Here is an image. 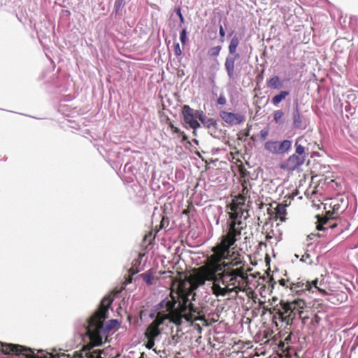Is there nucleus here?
Returning <instances> with one entry per match:
<instances>
[{
	"label": "nucleus",
	"mask_w": 358,
	"mask_h": 358,
	"mask_svg": "<svg viewBox=\"0 0 358 358\" xmlns=\"http://www.w3.org/2000/svg\"><path fill=\"white\" fill-rule=\"evenodd\" d=\"M309 258H310V255H309V254H308V253H306L305 255H303L302 256V257L301 258L300 261H301V262H306V260H307L308 259H309Z\"/></svg>",
	"instance_id": "nucleus-38"
},
{
	"label": "nucleus",
	"mask_w": 358,
	"mask_h": 358,
	"mask_svg": "<svg viewBox=\"0 0 358 358\" xmlns=\"http://www.w3.org/2000/svg\"><path fill=\"white\" fill-rule=\"evenodd\" d=\"M269 282L271 284V288L273 289L274 285L275 284V282L274 281L273 278L270 279Z\"/></svg>",
	"instance_id": "nucleus-40"
},
{
	"label": "nucleus",
	"mask_w": 358,
	"mask_h": 358,
	"mask_svg": "<svg viewBox=\"0 0 358 358\" xmlns=\"http://www.w3.org/2000/svg\"><path fill=\"white\" fill-rule=\"evenodd\" d=\"M103 315H91L83 324L85 334L94 346H101L108 341L110 332L114 333L120 328L121 323L117 319L106 320Z\"/></svg>",
	"instance_id": "nucleus-3"
},
{
	"label": "nucleus",
	"mask_w": 358,
	"mask_h": 358,
	"mask_svg": "<svg viewBox=\"0 0 358 358\" xmlns=\"http://www.w3.org/2000/svg\"><path fill=\"white\" fill-rule=\"evenodd\" d=\"M294 308H303L305 306V301L302 299L295 300L293 302Z\"/></svg>",
	"instance_id": "nucleus-31"
},
{
	"label": "nucleus",
	"mask_w": 358,
	"mask_h": 358,
	"mask_svg": "<svg viewBox=\"0 0 358 358\" xmlns=\"http://www.w3.org/2000/svg\"><path fill=\"white\" fill-rule=\"evenodd\" d=\"M187 29L185 28L183 29L180 33V40L182 45H185L187 42Z\"/></svg>",
	"instance_id": "nucleus-29"
},
{
	"label": "nucleus",
	"mask_w": 358,
	"mask_h": 358,
	"mask_svg": "<svg viewBox=\"0 0 358 358\" xmlns=\"http://www.w3.org/2000/svg\"><path fill=\"white\" fill-rule=\"evenodd\" d=\"M122 309V306L120 304H118V307L117 308L115 312L117 314L120 313V310Z\"/></svg>",
	"instance_id": "nucleus-41"
},
{
	"label": "nucleus",
	"mask_w": 358,
	"mask_h": 358,
	"mask_svg": "<svg viewBox=\"0 0 358 358\" xmlns=\"http://www.w3.org/2000/svg\"><path fill=\"white\" fill-rule=\"evenodd\" d=\"M339 209H340V205L338 203H334L333 205L334 213L338 214Z\"/></svg>",
	"instance_id": "nucleus-37"
},
{
	"label": "nucleus",
	"mask_w": 358,
	"mask_h": 358,
	"mask_svg": "<svg viewBox=\"0 0 358 358\" xmlns=\"http://www.w3.org/2000/svg\"><path fill=\"white\" fill-rule=\"evenodd\" d=\"M283 115H284V113L281 110H278L275 111L274 114H273V119H274L275 122L278 124L282 123V118Z\"/></svg>",
	"instance_id": "nucleus-26"
},
{
	"label": "nucleus",
	"mask_w": 358,
	"mask_h": 358,
	"mask_svg": "<svg viewBox=\"0 0 358 358\" xmlns=\"http://www.w3.org/2000/svg\"><path fill=\"white\" fill-rule=\"evenodd\" d=\"M306 145H307V141L303 137L297 138L294 143V153L307 159L308 152H307L308 148H306Z\"/></svg>",
	"instance_id": "nucleus-14"
},
{
	"label": "nucleus",
	"mask_w": 358,
	"mask_h": 358,
	"mask_svg": "<svg viewBox=\"0 0 358 358\" xmlns=\"http://www.w3.org/2000/svg\"><path fill=\"white\" fill-rule=\"evenodd\" d=\"M264 315H257V314H255V315H252V317H245V315H243L242 321L244 323H247V324H251L253 322L255 318H257L259 316H260V317H261L260 320H263L262 317L264 316Z\"/></svg>",
	"instance_id": "nucleus-24"
},
{
	"label": "nucleus",
	"mask_w": 358,
	"mask_h": 358,
	"mask_svg": "<svg viewBox=\"0 0 358 358\" xmlns=\"http://www.w3.org/2000/svg\"><path fill=\"white\" fill-rule=\"evenodd\" d=\"M261 134H262V137H265L267 135V132L266 131L263 132V131H262Z\"/></svg>",
	"instance_id": "nucleus-44"
},
{
	"label": "nucleus",
	"mask_w": 358,
	"mask_h": 358,
	"mask_svg": "<svg viewBox=\"0 0 358 358\" xmlns=\"http://www.w3.org/2000/svg\"><path fill=\"white\" fill-rule=\"evenodd\" d=\"M99 358H102V357H101V355H100V354L99 355Z\"/></svg>",
	"instance_id": "nucleus-53"
},
{
	"label": "nucleus",
	"mask_w": 358,
	"mask_h": 358,
	"mask_svg": "<svg viewBox=\"0 0 358 358\" xmlns=\"http://www.w3.org/2000/svg\"><path fill=\"white\" fill-rule=\"evenodd\" d=\"M174 52L176 56H180L182 54V51L178 43L174 44Z\"/></svg>",
	"instance_id": "nucleus-33"
},
{
	"label": "nucleus",
	"mask_w": 358,
	"mask_h": 358,
	"mask_svg": "<svg viewBox=\"0 0 358 358\" xmlns=\"http://www.w3.org/2000/svg\"><path fill=\"white\" fill-rule=\"evenodd\" d=\"M323 284L320 282L317 279L313 280L312 282L301 280L295 283H292L289 287L292 292L300 295L301 292L308 291L314 293L315 291H318L322 295L324 296L327 294V292L322 287Z\"/></svg>",
	"instance_id": "nucleus-7"
},
{
	"label": "nucleus",
	"mask_w": 358,
	"mask_h": 358,
	"mask_svg": "<svg viewBox=\"0 0 358 358\" xmlns=\"http://www.w3.org/2000/svg\"><path fill=\"white\" fill-rule=\"evenodd\" d=\"M195 315H149L152 322L148 324L144 333L146 338H150L157 341L162 333L169 327V324H173L177 328L184 324L189 325L193 327L198 334H201L202 326L208 327L217 321L220 315H215L217 319H213L210 321L206 317V315H197L199 316L192 320ZM182 329H178L177 331H181Z\"/></svg>",
	"instance_id": "nucleus-2"
},
{
	"label": "nucleus",
	"mask_w": 358,
	"mask_h": 358,
	"mask_svg": "<svg viewBox=\"0 0 358 358\" xmlns=\"http://www.w3.org/2000/svg\"><path fill=\"white\" fill-rule=\"evenodd\" d=\"M241 37L238 36L237 34L234 35L233 38H231L228 49H229V54L230 55H237L236 50L237 48L240 43Z\"/></svg>",
	"instance_id": "nucleus-15"
},
{
	"label": "nucleus",
	"mask_w": 358,
	"mask_h": 358,
	"mask_svg": "<svg viewBox=\"0 0 358 358\" xmlns=\"http://www.w3.org/2000/svg\"><path fill=\"white\" fill-rule=\"evenodd\" d=\"M221 49L222 47L220 45L211 48L208 51V54L212 57H217L220 52Z\"/></svg>",
	"instance_id": "nucleus-27"
},
{
	"label": "nucleus",
	"mask_w": 358,
	"mask_h": 358,
	"mask_svg": "<svg viewBox=\"0 0 358 358\" xmlns=\"http://www.w3.org/2000/svg\"><path fill=\"white\" fill-rule=\"evenodd\" d=\"M210 256L212 262L215 264V273L209 276L204 274H199L193 278L189 282L190 290L182 291L180 294L182 301H178L173 296H169L164 299L159 303L154 306L155 313H201L193 309L192 303L189 300L190 293L197 288L205 285L206 281L209 285L213 293L217 296H225L232 292L238 294L243 290L245 280L248 276L241 268H233V266H238L242 263L239 254L236 255L230 250V255L228 259H223L217 261L214 257L215 252Z\"/></svg>",
	"instance_id": "nucleus-1"
},
{
	"label": "nucleus",
	"mask_w": 358,
	"mask_h": 358,
	"mask_svg": "<svg viewBox=\"0 0 358 358\" xmlns=\"http://www.w3.org/2000/svg\"><path fill=\"white\" fill-rule=\"evenodd\" d=\"M124 5V0H115L114 7L115 12H119Z\"/></svg>",
	"instance_id": "nucleus-28"
},
{
	"label": "nucleus",
	"mask_w": 358,
	"mask_h": 358,
	"mask_svg": "<svg viewBox=\"0 0 358 358\" xmlns=\"http://www.w3.org/2000/svg\"><path fill=\"white\" fill-rule=\"evenodd\" d=\"M330 228H334L336 227V224H331L329 226Z\"/></svg>",
	"instance_id": "nucleus-46"
},
{
	"label": "nucleus",
	"mask_w": 358,
	"mask_h": 358,
	"mask_svg": "<svg viewBox=\"0 0 358 358\" xmlns=\"http://www.w3.org/2000/svg\"><path fill=\"white\" fill-rule=\"evenodd\" d=\"M240 58V55L237 54L235 55H228L226 57L225 62H224V68L227 73V76L229 78V80L230 81L234 80V79L236 77V73L235 71V62L236 60Z\"/></svg>",
	"instance_id": "nucleus-10"
},
{
	"label": "nucleus",
	"mask_w": 358,
	"mask_h": 358,
	"mask_svg": "<svg viewBox=\"0 0 358 358\" xmlns=\"http://www.w3.org/2000/svg\"><path fill=\"white\" fill-rule=\"evenodd\" d=\"M140 358H143V357H140Z\"/></svg>",
	"instance_id": "nucleus-54"
},
{
	"label": "nucleus",
	"mask_w": 358,
	"mask_h": 358,
	"mask_svg": "<svg viewBox=\"0 0 358 358\" xmlns=\"http://www.w3.org/2000/svg\"><path fill=\"white\" fill-rule=\"evenodd\" d=\"M175 132H179V129L178 128L175 129Z\"/></svg>",
	"instance_id": "nucleus-48"
},
{
	"label": "nucleus",
	"mask_w": 358,
	"mask_h": 358,
	"mask_svg": "<svg viewBox=\"0 0 358 358\" xmlns=\"http://www.w3.org/2000/svg\"><path fill=\"white\" fill-rule=\"evenodd\" d=\"M269 316V320H271V326L275 327L277 329H278V320L281 322L282 324L285 323V327L292 324L293 317L291 316L295 315H287V316H285V315H268ZM266 322H262V326L264 328L263 330V337L259 341L261 342V345L267 346L269 345V348H271L273 351H277L279 349H282L284 348V343L282 341H279L278 338L276 335L271 337V338H269V337L272 335L273 331L272 330H270V324H268L266 327Z\"/></svg>",
	"instance_id": "nucleus-5"
},
{
	"label": "nucleus",
	"mask_w": 358,
	"mask_h": 358,
	"mask_svg": "<svg viewBox=\"0 0 358 358\" xmlns=\"http://www.w3.org/2000/svg\"><path fill=\"white\" fill-rule=\"evenodd\" d=\"M140 277L148 285H152L154 275L152 270L150 269L146 272L141 273Z\"/></svg>",
	"instance_id": "nucleus-22"
},
{
	"label": "nucleus",
	"mask_w": 358,
	"mask_h": 358,
	"mask_svg": "<svg viewBox=\"0 0 358 358\" xmlns=\"http://www.w3.org/2000/svg\"><path fill=\"white\" fill-rule=\"evenodd\" d=\"M227 102L226 98L223 94H220L217 100L218 105H224Z\"/></svg>",
	"instance_id": "nucleus-34"
},
{
	"label": "nucleus",
	"mask_w": 358,
	"mask_h": 358,
	"mask_svg": "<svg viewBox=\"0 0 358 358\" xmlns=\"http://www.w3.org/2000/svg\"><path fill=\"white\" fill-rule=\"evenodd\" d=\"M139 313H140V314H142V313H143V310H141V311L139 312Z\"/></svg>",
	"instance_id": "nucleus-51"
},
{
	"label": "nucleus",
	"mask_w": 358,
	"mask_h": 358,
	"mask_svg": "<svg viewBox=\"0 0 358 358\" xmlns=\"http://www.w3.org/2000/svg\"><path fill=\"white\" fill-rule=\"evenodd\" d=\"M202 124L207 127L210 128L217 125V121L213 118L207 117L206 116L201 121Z\"/></svg>",
	"instance_id": "nucleus-23"
},
{
	"label": "nucleus",
	"mask_w": 358,
	"mask_h": 358,
	"mask_svg": "<svg viewBox=\"0 0 358 358\" xmlns=\"http://www.w3.org/2000/svg\"><path fill=\"white\" fill-rule=\"evenodd\" d=\"M142 316L143 315H127V320L131 325L137 327L142 323Z\"/></svg>",
	"instance_id": "nucleus-17"
},
{
	"label": "nucleus",
	"mask_w": 358,
	"mask_h": 358,
	"mask_svg": "<svg viewBox=\"0 0 358 358\" xmlns=\"http://www.w3.org/2000/svg\"><path fill=\"white\" fill-rule=\"evenodd\" d=\"M113 297L112 295L108 294L106 296H104L99 305L98 309L94 310L92 313H108L109 310H111L113 313L115 312L113 309Z\"/></svg>",
	"instance_id": "nucleus-12"
},
{
	"label": "nucleus",
	"mask_w": 358,
	"mask_h": 358,
	"mask_svg": "<svg viewBox=\"0 0 358 358\" xmlns=\"http://www.w3.org/2000/svg\"><path fill=\"white\" fill-rule=\"evenodd\" d=\"M317 229L320 231V230H323L324 229V227L322 225H318L317 227Z\"/></svg>",
	"instance_id": "nucleus-43"
},
{
	"label": "nucleus",
	"mask_w": 358,
	"mask_h": 358,
	"mask_svg": "<svg viewBox=\"0 0 358 358\" xmlns=\"http://www.w3.org/2000/svg\"><path fill=\"white\" fill-rule=\"evenodd\" d=\"M176 13L179 17L180 22L183 23L185 22V18L181 13L180 8H178L177 9H176Z\"/></svg>",
	"instance_id": "nucleus-35"
},
{
	"label": "nucleus",
	"mask_w": 358,
	"mask_h": 358,
	"mask_svg": "<svg viewBox=\"0 0 358 358\" xmlns=\"http://www.w3.org/2000/svg\"><path fill=\"white\" fill-rule=\"evenodd\" d=\"M296 258H299V255H294Z\"/></svg>",
	"instance_id": "nucleus-50"
},
{
	"label": "nucleus",
	"mask_w": 358,
	"mask_h": 358,
	"mask_svg": "<svg viewBox=\"0 0 358 358\" xmlns=\"http://www.w3.org/2000/svg\"><path fill=\"white\" fill-rule=\"evenodd\" d=\"M0 350L6 355H16L18 358H66L65 354L57 356L43 350H39L35 352L32 349L18 344L2 342H0Z\"/></svg>",
	"instance_id": "nucleus-6"
},
{
	"label": "nucleus",
	"mask_w": 358,
	"mask_h": 358,
	"mask_svg": "<svg viewBox=\"0 0 358 358\" xmlns=\"http://www.w3.org/2000/svg\"><path fill=\"white\" fill-rule=\"evenodd\" d=\"M193 141H194V143H196V144H198V141H197L196 139H194V140H193Z\"/></svg>",
	"instance_id": "nucleus-47"
},
{
	"label": "nucleus",
	"mask_w": 358,
	"mask_h": 358,
	"mask_svg": "<svg viewBox=\"0 0 358 358\" xmlns=\"http://www.w3.org/2000/svg\"><path fill=\"white\" fill-rule=\"evenodd\" d=\"M194 115L196 120L199 119L200 121L206 116L204 112L201 110H194Z\"/></svg>",
	"instance_id": "nucleus-30"
},
{
	"label": "nucleus",
	"mask_w": 358,
	"mask_h": 358,
	"mask_svg": "<svg viewBox=\"0 0 358 358\" xmlns=\"http://www.w3.org/2000/svg\"><path fill=\"white\" fill-rule=\"evenodd\" d=\"M292 147V141L290 140H284L278 142V155H282L287 152Z\"/></svg>",
	"instance_id": "nucleus-18"
},
{
	"label": "nucleus",
	"mask_w": 358,
	"mask_h": 358,
	"mask_svg": "<svg viewBox=\"0 0 358 358\" xmlns=\"http://www.w3.org/2000/svg\"><path fill=\"white\" fill-rule=\"evenodd\" d=\"M286 283L287 280L285 279H281L279 280V284L282 287H287Z\"/></svg>",
	"instance_id": "nucleus-39"
},
{
	"label": "nucleus",
	"mask_w": 358,
	"mask_h": 358,
	"mask_svg": "<svg viewBox=\"0 0 358 358\" xmlns=\"http://www.w3.org/2000/svg\"><path fill=\"white\" fill-rule=\"evenodd\" d=\"M277 313L282 314V313H282V312H280V311H278Z\"/></svg>",
	"instance_id": "nucleus-52"
},
{
	"label": "nucleus",
	"mask_w": 358,
	"mask_h": 358,
	"mask_svg": "<svg viewBox=\"0 0 358 358\" xmlns=\"http://www.w3.org/2000/svg\"><path fill=\"white\" fill-rule=\"evenodd\" d=\"M289 94L288 91H280L279 94L275 95L271 100L273 105H278Z\"/></svg>",
	"instance_id": "nucleus-20"
},
{
	"label": "nucleus",
	"mask_w": 358,
	"mask_h": 358,
	"mask_svg": "<svg viewBox=\"0 0 358 358\" xmlns=\"http://www.w3.org/2000/svg\"><path fill=\"white\" fill-rule=\"evenodd\" d=\"M244 214L241 209L236 210L230 215L231 222L227 234L222 236L220 243L214 247L213 257L217 261L228 259L230 255V248L241 238V231L245 227L241 219Z\"/></svg>",
	"instance_id": "nucleus-4"
},
{
	"label": "nucleus",
	"mask_w": 358,
	"mask_h": 358,
	"mask_svg": "<svg viewBox=\"0 0 358 358\" xmlns=\"http://www.w3.org/2000/svg\"><path fill=\"white\" fill-rule=\"evenodd\" d=\"M276 214L280 216H285L287 214L286 205L278 204L275 208Z\"/></svg>",
	"instance_id": "nucleus-25"
},
{
	"label": "nucleus",
	"mask_w": 358,
	"mask_h": 358,
	"mask_svg": "<svg viewBox=\"0 0 358 358\" xmlns=\"http://www.w3.org/2000/svg\"><path fill=\"white\" fill-rule=\"evenodd\" d=\"M219 34L220 36V38H221V41H224V37L225 36V31L224 30V28L222 27V25H220V27H219Z\"/></svg>",
	"instance_id": "nucleus-36"
},
{
	"label": "nucleus",
	"mask_w": 358,
	"mask_h": 358,
	"mask_svg": "<svg viewBox=\"0 0 358 358\" xmlns=\"http://www.w3.org/2000/svg\"><path fill=\"white\" fill-rule=\"evenodd\" d=\"M220 116L227 124L231 126L240 124L245 120V116L241 113L220 111Z\"/></svg>",
	"instance_id": "nucleus-9"
},
{
	"label": "nucleus",
	"mask_w": 358,
	"mask_h": 358,
	"mask_svg": "<svg viewBox=\"0 0 358 358\" xmlns=\"http://www.w3.org/2000/svg\"><path fill=\"white\" fill-rule=\"evenodd\" d=\"M298 313H299V314L303 313V311L299 310V311L298 312Z\"/></svg>",
	"instance_id": "nucleus-49"
},
{
	"label": "nucleus",
	"mask_w": 358,
	"mask_h": 358,
	"mask_svg": "<svg viewBox=\"0 0 358 358\" xmlns=\"http://www.w3.org/2000/svg\"><path fill=\"white\" fill-rule=\"evenodd\" d=\"M265 149L268 152L278 155V141H267L264 145Z\"/></svg>",
	"instance_id": "nucleus-19"
},
{
	"label": "nucleus",
	"mask_w": 358,
	"mask_h": 358,
	"mask_svg": "<svg viewBox=\"0 0 358 358\" xmlns=\"http://www.w3.org/2000/svg\"><path fill=\"white\" fill-rule=\"evenodd\" d=\"M148 341L147 343H145L144 344L145 347L148 349V350H150V349H152L153 347L155 346V340H152V339H150V338H147Z\"/></svg>",
	"instance_id": "nucleus-32"
},
{
	"label": "nucleus",
	"mask_w": 358,
	"mask_h": 358,
	"mask_svg": "<svg viewBox=\"0 0 358 358\" xmlns=\"http://www.w3.org/2000/svg\"><path fill=\"white\" fill-rule=\"evenodd\" d=\"M306 158L294 153L285 161V166L289 171H294L301 166Z\"/></svg>",
	"instance_id": "nucleus-13"
},
{
	"label": "nucleus",
	"mask_w": 358,
	"mask_h": 358,
	"mask_svg": "<svg viewBox=\"0 0 358 358\" xmlns=\"http://www.w3.org/2000/svg\"><path fill=\"white\" fill-rule=\"evenodd\" d=\"M194 136H196V129H193Z\"/></svg>",
	"instance_id": "nucleus-45"
},
{
	"label": "nucleus",
	"mask_w": 358,
	"mask_h": 358,
	"mask_svg": "<svg viewBox=\"0 0 358 358\" xmlns=\"http://www.w3.org/2000/svg\"><path fill=\"white\" fill-rule=\"evenodd\" d=\"M201 336H197V338H196L195 342H196V343H197L198 344H200V343H201Z\"/></svg>",
	"instance_id": "nucleus-42"
},
{
	"label": "nucleus",
	"mask_w": 358,
	"mask_h": 358,
	"mask_svg": "<svg viewBox=\"0 0 358 358\" xmlns=\"http://www.w3.org/2000/svg\"><path fill=\"white\" fill-rule=\"evenodd\" d=\"M299 315V318L301 320L302 323L306 324L308 320H310V323L313 326L317 324L320 320V318L319 317L318 315H312V317H310L308 315H305L304 317H302V315Z\"/></svg>",
	"instance_id": "nucleus-21"
},
{
	"label": "nucleus",
	"mask_w": 358,
	"mask_h": 358,
	"mask_svg": "<svg viewBox=\"0 0 358 358\" xmlns=\"http://www.w3.org/2000/svg\"><path fill=\"white\" fill-rule=\"evenodd\" d=\"M267 86L271 89L279 90L282 87L283 83L278 76H274L267 81Z\"/></svg>",
	"instance_id": "nucleus-16"
},
{
	"label": "nucleus",
	"mask_w": 358,
	"mask_h": 358,
	"mask_svg": "<svg viewBox=\"0 0 358 358\" xmlns=\"http://www.w3.org/2000/svg\"><path fill=\"white\" fill-rule=\"evenodd\" d=\"M293 128L295 129H305L308 125L306 118L302 115L296 106L292 112Z\"/></svg>",
	"instance_id": "nucleus-11"
},
{
	"label": "nucleus",
	"mask_w": 358,
	"mask_h": 358,
	"mask_svg": "<svg viewBox=\"0 0 358 358\" xmlns=\"http://www.w3.org/2000/svg\"><path fill=\"white\" fill-rule=\"evenodd\" d=\"M182 115L187 127L192 129H197L201 127L200 123L195 118L194 110L189 106L184 105L182 107Z\"/></svg>",
	"instance_id": "nucleus-8"
}]
</instances>
